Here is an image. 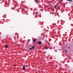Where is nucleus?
I'll use <instances>...</instances> for the list:
<instances>
[{
  "label": "nucleus",
  "mask_w": 73,
  "mask_h": 73,
  "mask_svg": "<svg viewBox=\"0 0 73 73\" xmlns=\"http://www.w3.org/2000/svg\"><path fill=\"white\" fill-rule=\"evenodd\" d=\"M23 70H25V65H24L23 67Z\"/></svg>",
  "instance_id": "nucleus-1"
},
{
  "label": "nucleus",
  "mask_w": 73,
  "mask_h": 73,
  "mask_svg": "<svg viewBox=\"0 0 73 73\" xmlns=\"http://www.w3.org/2000/svg\"><path fill=\"white\" fill-rule=\"evenodd\" d=\"M67 1H72V0H66Z\"/></svg>",
  "instance_id": "nucleus-5"
},
{
  "label": "nucleus",
  "mask_w": 73,
  "mask_h": 73,
  "mask_svg": "<svg viewBox=\"0 0 73 73\" xmlns=\"http://www.w3.org/2000/svg\"><path fill=\"white\" fill-rule=\"evenodd\" d=\"M36 41V39H35L34 40H33V41L34 42H35V41Z\"/></svg>",
  "instance_id": "nucleus-4"
},
{
  "label": "nucleus",
  "mask_w": 73,
  "mask_h": 73,
  "mask_svg": "<svg viewBox=\"0 0 73 73\" xmlns=\"http://www.w3.org/2000/svg\"><path fill=\"white\" fill-rule=\"evenodd\" d=\"M28 41H30V39H29Z\"/></svg>",
  "instance_id": "nucleus-13"
},
{
  "label": "nucleus",
  "mask_w": 73,
  "mask_h": 73,
  "mask_svg": "<svg viewBox=\"0 0 73 73\" xmlns=\"http://www.w3.org/2000/svg\"><path fill=\"white\" fill-rule=\"evenodd\" d=\"M14 66H16V65H14Z\"/></svg>",
  "instance_id": "nucleus-12"
},
{
  "label": "nucleus",
  "mask_w": 73,
  "mask_h": 73,
  "mask_svg": "<svg viewBox=\"0 0 73 73\" xmlns=\"http://www.w3.org/2000/svg\"><path fill=\"white\" fill-rule=\"evenodd\" d=\"M25 67H27V66H25Z\"/></svg>",
  "instance_id": "nucleus-11"
},
{
  "label": "nucleus",
  "mask_w": 73,
  "mask_h": 73,
  "mask_svg": "<svg viewBox=\"0 0 73 73\" xmlns=\"http://www.w3.org/2000/svg\"><path fill=\"white\" fill-rule=\"evenodd\" d=\"M32 49H33V48H34V46H33L32 47Z\"/></svg>",
  "instance_id": "nucleus-7"
},
{
  "label": "nucleus",
  "mask_w": 73,
  "mask_h": 73,
  "mask_svg": "<svg viewBox=\"0 0 73 73\" xmlns=\"http://www.w3.org/2000/svg\"><path fill=\"white\" fill-rule=\"evenodd\" d=\"M38 43L39 45H41V42H38Z\"/></svg>",
  "instance_id": "nucleus-2"
},
{
  "label": "nucleus",
  "mask_w": 73,
  "mask_h": 73,
  "mask_svg": "<svg viewBox=\"0 0 73 73\" xmlns=\"http://www.w3.org/2000/svg\"><path fill=\"white\" fill-rule=\"evenodd\" d=\"M5 48H8V46L7 45H5Z\"/></svg>",
  "instance_id": "nucleus-3"
},
{
  "label": "nucleus",
  "mask_w": 73,
  "mask_h": 73,
  "mask_svg": "<svg viewBox=\"0 0 73 73\" xmlns=\"http://www.w3.org/2000/svg\"><path fill=\"white\" fill-rule=\"evenodd\" d=\"M32 48H29V50H32Z\"/></svg>",
  "instance_id": "nucleus-8"
},
{
  "label": "nucleus",
  "mask_w": 73,
  "mask_h": 73,
  "mask_svg": "<svg viewBox=\"0 0 73 73\" xmlns=\"http://www.w3.org/2000/svg\"><path fill=\"white\" fill-rule=\"evenodd\" d=\"M54 8H56V6H55L54 7Z\"/></svg>",
  "instance_id": "nucleus-9"
},
{
  "label": "nucleus",
  "mask_w": 73,
  "mask_h": 73,
  "mask_svg": "<svg viewBox=\"0 0 73 73\" xmlns=\"http://www.w3.org/2000/svg\"><path fill=\"white\" fill-rule=\"evenodd\" d=\"M35 3H37V0H35Z\"/></svg>",
  "instance_id": "nucleus-6"
},
{
  "label": "nucleus",
  "mask_w": 73,
  "mask_h": 73,
  "mask_svg": "<svg viewBox=\"0 0 73 73\" xmlns=\"http://www.w3.org/2000/svg\"><path fill=\"white\" fill-rule=\"evenodd\" d=\"M53 31H54V30H53Z\"/></svg>",
  "instance_id": "nucleus-14"
},
{
  "label": "nucleus",
  "mask_w": 73,
  "mask_h": 73,
  "mask_svg": "<svg viewBox=\"0 0 73 73\" xmlns=\"http://www.w3.org/2000/svg\"><path fill=\"white\" fill-rule=\"evenodd\" d=\"M65 52H68V51H67V50H66V51H65Z\"/></svg>",
  "instance_id": "nucleus-10"
}]
</instances>
